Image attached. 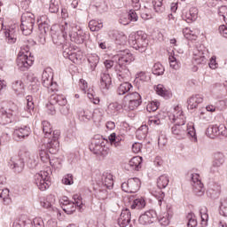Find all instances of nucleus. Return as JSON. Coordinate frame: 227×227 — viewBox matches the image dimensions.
Masks as SVG:
<instances>
[{"label": "nucleus", "instance_id": "61", "mask_svg": "<svg viewBox=\"0 0 227 227\" xmlns=\"http://www.w3.org/2000/svg\"><path fill=\"white\" fill-rule=\"evenodd\" d=\"M62 184L65 185H72V184H74V176H72V174L66 175L62 179Z\"/></svg>", "mask_w": 227, "mask_h": 227}, {"label": "nucleus", "instance_id": "2", "mask_svg": "<svg viewBox=\"0 0 227 227\" xmlns=\"http://www.w3.org/2000/svg\"><path fill=\"white\" fill-rule=\"evenodd\" d=\"M113 59L117 63L114 68L119 81H125L130 75V71H129L127 65H130L134 61V55L130 53V51L124 50L114 56Z\"/></svg>", "mask_w": 227, "mask_h": 227}, {"label": "nucleus", "instance_id": "6", "mask_svg": "<svg viewBox=\"0 0 227 227\" xmlns=\"http://www.w3.org/2000/svg\"><path fill=\"white\" fill-rule=\"evenodd\" d=\"M16 63L19 70L21 72H26V70H27L30 67L33 66V63H35V58L31 56V53L27 51V48L26 53L22 50L20 51Z\"/></svg>", "mask_w": 227, "mask_h": 227}, {"label": "nucleus", "instance_id": "40", "mask_svg": "<svg viewBox=\"0 0 227 227\" xmlns=\"http://www.w3.org/2000/svg\"><path fill=\"white\" fill-rule=\"evenodd\" d=\"M131 88L132 84L129 82H123L118 87L117 93L118 95H125V93H129V91H130Z\"/></svg>", "mask_w": 227, "mask_h": 227}, {"label": "nucleus", "instance_id": "22", "mask_svg": "<svg viewBox=\"0 0 227 227\" xmlns=\"http://www.w3.org/2000/svg\"><path fill=\"white\" fill-rule=\"evenodd\" d=\"M192 61L194 65H205V63H207V57H205V52H203V51L195 49L193 51Z\"/></svg>", "mask_w": 227, "mask_h": 227}, {"label": "nucleus", "instance_id": "34", "mask_svg": "<svg viewBox=\"0 0 227 227\" xmlns=\"http://www.w3.org/2000/svg\"><path fill=\"white\" fill-rule=\"evenodd\" d=\"M88 61L90 67L91 72L95 71V68H97V66L98 65V62L100 61V58L97 53H92L89 55Z\"/></svg>", "mask_w": 227, "mask_h": 227}, {"label": "nucleus", "instance_id": "20", "mask_svg": "<svg viewBox=\"0 0 227 227\" xmlns=\"http://www.w3.org/2000/svg\"><path fill=\"white\" fill-rule=\"evenodd\" d=\"M101 184L106 189L111 190L113 185H114V179L113 178V174L109 172H104L101 176Z\"/></svg>", "mask_w": 227, "mask_h": 227}, {"label": "nucleus", "instance_id": "58", "mask_svg": "<svg viewBox=\"0 0 227 227\" xmlns=\"http://www.w3.org/2000/svg\"><path fill=\"white\" fill-rule=\"evenodd\" d=\"M67 59H70L73 63H79L81 59H82V55L75 52V51L67 58Z\"/></svg>", "mask_w": 227, "mask_h": 227}, {"label": "nucleus", "instance_id": "52", "mask_svg": "<svg viewBox=\"0 0 227 227\" xmlns=\"http://www.w3.org/2000/svg\"><path fill=\"white\" fill-rule=\"evenodd\" d=\"M162 1L164 0H153V8L157 13H162V12H164V7H162Z\"/></svg>", "mask_w": 227, "mask_h": 227}, {"label": "nucleus", "instance_id": "64", "mask_svg": "<svg viewBox=\"0 0 227 227\" xmlns=\"http://www.w3.org/2000/svg\"><path fill=\"white\" fill-rule=\"evenodd\" d=\"M33 223L35 227H45V223H43V219H42V217L34 218Z\"/></svg>", "mask_w": 227, "mask_h": 227}, {"label": "nucleus", "instance_id": "39", "mask_svg": "<svg viewBox=\"0 0 227 227\" xmlns=\"http://www.w3.org/2000/svg\"><path fill=\"white\" fill-rule=\"evenodd\" d=\"M10 139H12V129L4 128L0 136V141L4 144L9 143Z\"/></svg>", "mask_w": 227, "mask_h": 227}, {"label": "nucleus", "instance_id": "46", "mask_svg": "<svg viewBox=\"0 0 227 227\" xmlns=\"http://www.w3.org/2000/svg\"><path fill=\"white\" fill-rule=\"evenodd\" d=\"M165 72L164 66L160 63H155L153 67V74L154 75H163Z\"/></svg>", "mask_w": 227, "mask_h": 227}, {"label": "nucleus", "instance_id": "8", "mask_svg": "<svg viewBox=\"0 0 227 227\" xmlns=\"http://www.w3.org/2000/svg\"><path fill=\"white\" fill-rule=\"evenodd\" d=\"M90 150L93 152L95 155H101L102 157H106L109 154V146H107V143L105 142L104 139H92L90 145Z\"/></svg>", "mask_w": 227, "mask_h": 227}, {"label": "nucleus", "instance_id": "57", "mask_svg": "<svg viewBox=\"0 0 227 227\" xmlns=\"http://www.w3.org/2000/svg\"><path fill=\"white\" fill-rule=\"evenodd\" d=\"M220 215L227 217V198L223 199L220 206Z\"/></svg>", "mask_w": 227, "mask_h": 227}, {"label": "nucleus", "instance_id": "23", "mask_svg": "<svg viewBox=\"0 0 227 227\" xmlns=\"http://www.w3.org/2000/svg\"><path fill=\"white\" fill-rule=\"evenodd\" d=\"M207 132H211L213 136H227V129L224 125L221 124L219 126L215 125L207 129Z\"/></svg>", "mask_w": 227, "mask_h": 227}, {"label": "nucleus", "instance_id": "10", "mask_svg": "<svg viewBox=\"0 0 227 227\" xmlns=\"http://www.w3.org/2000/svg\"><path fill=\"white\" fill-rule=\"evenodd\" d=\"M19 116V106L14 103L9 104L8 107L2 114V120H4L2 123L6 125V123H12V120H15Z\"/></svg>", "mask_w": 227, "mask_h": 227}, {"label": "nucleus", "instance_id": "38", "mask_svg": "<svg viewBox=\"0 0 227 227\" xmlns=\"http://www.w3.org/2000/svg\"><path fill=\"white\" fill-rule=\"evenodd\" d=\"M0 198H2L4 205H10L12 199H10V190L8 188H0Z\"/></svg>", "mask_w": 227, "mask_h": 227}, {"label": "nucleus", "instance_id": "24", "mask_svg": "<svg viewBox=\"0 0 227 227\" xmlns=\"http://www.w3.org/2000/svg\"><path fill=\"white\" fill-rule=\"evenodd\" d=\"M113 81L111 75L107 73H102L100 76V88L102 90H109Z\"/></svg>", "mask_w": 227, "mask_h": 227}, {"label": "nucleus", "instance_id": "21", "mask_svg": "<svg viewBox=\"0 0 227 227\" xmlns=\"http://www.w3.org/2000/svg\"><path fill=\"white\" fill-rule=\"evenodd\" d=\"M76 113L81 121H90L93 118V112L90 109H82L81 107L76 109Z\"/></svg>", "mask_w": 227, "mask_h": 227}, {"label": "nucleus", "instance_id": "36", "mask_svg": "<svg viewBox=\"0 0 227 227\" xmlns=\"http://www.w3.org/2000/svg\"><path fill=\"white\" fill-rule=\"evenodd\" d=\"M193 194L201 198V196H205V186H203V183H198L192 185Z\"/></svg>", "mask_w": 227, "mask_h": 227}, {"label": "nucleus", "instance_id": "9", "mask_svg": "<svg viewBox=\"0 0 227 227\" xmlns=\"http://www.w3.org/2000/svg\"><path fill=\"white\" fill-rule=\"evenodd\" d=\"M157 185L159 190L158 192H154L153 195L155 196V198L158 200V203L160 207L166 196V194H164V192H162V190L160 189H166L168 185H169V176L166 175L160 176L159 178L157 179Z\"/></svg>", "mask_w": 227, "mask_h": 227}, {"label": "nucleus", "instance_id": "3", "mask_svg": "<svg viewBox=\"0 0 227 227\" xmlns=\"http://www.w3.org/2000/svg\"><path fill=\"white\" fill-rule=\"evenodd\" d=\"M171 133L176 139H184L185 136H190V137L194 138V141H198L196 138V129L192 125L185 126V124H175L171 128Z\"/></svg>", "mask_w": 227, "mask_h": 227}, {"label": "nucleus", "instance_id": "5", "mask_svg": "<svg viewBox=\"0 0 227 227\" xmlns=\"http://www.w3.org/2000/svg\"><path fill=\"white\" fill-rule=\"evenodd\" d=\"M51 175H52V171L49 167L35 175V184L40 191H47L49 189L51 186Z\"/></svg>", "mask_w": 227, "mask_h": 227}, {"label": "nucleus", "instance_id": "33", "mask_svg": "<svg viewBox=\"0 0 227 227\" xmlns=\"http://www.w3.org/2000/svg\"><path fill=\"white\" fill-rule=\"evenodd\" d=\"M224 164V154L223 153H215L214 154L213 168H221Z\"/></svg>", "mask_w": 227, "mask_h": 227}, {"label": "nucleus", "instance_id": "54", "mask_svg": "<svg viewBox=\"0 0 227 227\" xmlns=\"http://www.w3.org/2000/svg\"><path fill=\"white\" fill-rule=\"evenodd\" d=\"M115 43L117 45H125L127 43V35L123 33L118 34L115 37Z\"/></svg>", "mask_w": 227, "mask_h": 227}, {"label": "nucleus", "instance_id": "49", "mask_svg": "<svg viewBox=\"0 0 227 227\" xmlns=\"http://www.w3.org/2000/svg\"><path fill=\"white\" fill-rule=\"evenodd\" d=\"M159 106H160V103H159V101H151L147 104L146 110L149 113H154V111H157L159 109Z\"/></svg>", "mask_w": 227, "mask_h": 227}, {"label": "nucleus", "instance_id": "28", "mask_svg": "<svg viewBox=\"0 0 227 227\" xmlns=\"http://www.w3.org/2000/svg\"><path fill=\"white\" fill-rule=\"evenodd\" d=\"M143 101H122L121 107L124 111H134L137 109Z\"/></svg>", "mask_w": 227, "mask_h": 227}, {"label": "nucleus", "instance_id": "19", "mask_svg": "<svg viewBox=\"0 0 227 227\" xmlns=\"http://www.w3.org/2000/svg\"><path fill=\"white\" fill-rule=\"evenodd\" d=\"M170 120H173L176 124L180 123L181 125H185V116L180 106L175 107L173 115L172 117L170 116Z\"/></svg>", "mask_w": 227, "mask_h": 227}, {"label": "nucleus", "instance_id": "60", "mask_svg": "<svg viewBox=\"0 0 227 227\" xmlns=\"http://www.w3.org/2000/svg\"><path fill=\"white\" fill-rule=\"evenodd\" d=\"M137 79H139L142 82H147V81H150V75H148V73L141 71L137 74Z\"/></svg>", "mask_w": 227, "mask_h": 227}, {"label": "nucleus", "instance_id": "4", "mask_svg": "<svg viewBox=\"0 0 227 227\" xmlns=\"http://www.w3.org/2000/svg\"><path fill=\"white\" fill-rule=\"evenodd\" d=\"M129 43L138 52H145L148 47V36L143 31H137L129 37Z\"/></svg>", "mask_w": 227, "mask_h": 227}, {"label": "nucleus", "instance_id": "25", "mask_svg": "<svg viewBox=\"0 0 227 227\" xmlns=\"http://www.w3.org/2000/svg\"><path fill=\"white\" fill-rule=\"evenodd\" d=\"M184 20H186V22H194L196 19H198V8L192 7L189 12H185V14L183 15Z\"/></svg>", "mask_w": 227, "mask_h": 227}, {"label": "nucleus", "instance_id": "44", "mask_svg": "<svg viewBox=\"0 0 227 227\" xmlns=\"http://www.w3.org/2000/svg\"><path fill=\"white\" fill-rule=\"evenodd\" d=\"M172 217L173 214H171L170 211L164 213L163 216L160 219V224H161V226H168Z\"/></svg>", "mask_w": 227, "mask_h": 227}, {"label": "nucleus", "instance_id": "27", "mask_svg": "<svg viewBox=\"0 0 227 227\" xmlns=\"http://www.w3.org/2000/svg\"><path fill=\"white\" fill-rule=\"evenodd\" d=\"M4 33L7 43H10L12 45L17 42V31H15V29H5Z\"/></svg>", "mask_w": 227, "mask_h": 227}, {"label": "nucleus", "instance_id": "48", "mask_svg": "<svg viewBox=\"0 0 227 227\" xmlns=\"http://www.w3.org/2000/svg\"><path fill=\"white\" fill-rule=\"evenodd\" d=\"M146 134H148V126L146 125H142L137 130V137H138L139 139H145V137H146Z\"/></svg>", "mask_w": 227, "mask_h": 227}, {"label": "nucleus", "instance_id": "62", "mask_svg": "<svg viewBox=\"0 0 227 227\" xmlns=\"http://www.w3.org/2000/svg\"><path fill=\"white\" fill-rule=\"evenodd\" d=\"M218 15H220V17H223V20L227 22V6L226 5L219 7Z\"/></svg>", "mask_w": 227, "mask_h": 227}, {"label": "nucleus", "instance_id": "16", "mask_svg": "<svg viewBox=\"0 0 227 227\" xmlns=\"http://www.w3.org/2000/svg\"><path fill=\"white\" fill-rule=\"evenodd\" d=\"M27 106L25 107L24 111L21 113V116L23 118H29V116H33L35 114V103L33 102L32 96H27Z\"/></svg>", "mask_w": 227, "mask_h": 227}, {"label": "nucleus", "instance_id": "15", "mask_svg": "<svg viewBox=\"0 0 227 227\" xmlns=\"http://www.w3.org/2000/svg\"><path fill=\"white\" fill-rule=\"evenodd\" d=\"M130 219H132V215L129 208L122 209L120 217L117 220L118 226L127 227L130 224Z\"/></svg>", "mask_w": 227, "mask_h": 227}, {"label": "nucleus", "instance_id": "17", "mask_svg": "<svg viewBox=\"0 0 227 227\" xmlns=\"http://www.w3.org/2000/svg\"><path fill=\"white\" fill-rule=\"evenodd\" d=\"M31 134V128L29 126H24L18 128L14 130L13 137L16 141H20V139H26Z\"/></svg>", "mask_w": 227, "mask_h": 227}, {"label": "nucleus", "instance_id": "14", "mask_svg": "<svg viewBox=\"0 0 227 227\" xmlns=\"http://www.w3.org/2000/svg\"><path fill=\"white\" fill-rule=\"evenodd\" d=\"M155 217H157L155 211H145V214L140 215L138 223L142 224V226H148V224H152L153 221H155Z\"/></svg>", "mask_w": 227, "mask_h": 227}, {"label": "nucleus", "instance_id": "13", "mask_svg": "<svg viewBox=\"0 0 227 227\" xmlns=\"http://www.w3.org/2000/svg\"><path fill=\"white\" fill-rule=\"evenodd\" d=\"M50 104L51 106H56V104H58V106H61L62 108L60 109V113L65 115L68 114V108L65 106L67 104V98L65 96L56 94L51 95L50 98Z\"/></svg>", "mask_w": 227, "mask_h": 227}, {"label": "nucleus", "instance_id": "43", "mask_svg": "<svg viewBox=\"0 0 227 227\" xmlns=\"http://www.w3.org/2000/svg\"><path fill=\"white\" fill-rule=\"evenodd\" d=\"M141 101V95L137 92H133L126 95L123 98V102Z\"/></svg>", "mask_w": 227, "mask_h": 227}, {"label": "nucleus", "instance_id": "30", "mask_svg": "<svg viewBox=\"0 0 227 227\" xmlns=\"http://www.w3.org/2000/svg\"><path fill=\"white\" fill-rule=\"evenodd\" d=\"M143 162V158L141 156L133 157L128 163V166L130 169H134L135 171H139L141 169V164Z\"/></svg>", "mask_w": 227, "mask_h": 227}, {"label": "nucleus", "instance_id": "31", "mask_svg": "<svg viewBox=\"0 0 227 227\" xmlns=\"http://www.w3.org/2000/svg\"><path fill=\"white\" fill-rule=\"evenodd\" d=\"M155 91L157 95H160V97H163V98H171L172 94L171 90L166 89L164 85L159 84L155 87Z\"/></svg>", "mask_w": 227, "mask_h": 227}, {"label": "nucleus", "instance_id": "26", "mask_svg": "<svg viewBox=\"0 0 227 227\" xmlns=\"http://www.w3.org/2000/svg\"><path fill=\"white\" fill-rule=\"evenodd\" d=\"M203 102V96L197 94L195 96H192L188 99V107L189 109H196L198 107L199 104H201Z\"/></svg>", "mask_w": 227, "mask_h": 227}, {"label": "nucleus", "instance_id": "59", "mask_svg": "<svg viewBox=\"0 0 227 227\" xmlns=\"http://www.w3.org/2000/svg\"><path fill=\"white\" fill-rule=\"evenodd\" d=\"M62 49L63 56L66 58V59H67V58L70 57L74 51H75V50L72 49V47H68L67 44L63 45Z\"/></svg>", "mask_w": 227, "mask_h": 227}, {"label": "nucleus", "instance_id": "56", "mask_svg": "<svg viewBox=\"0 0 227 227\" xmlns=\"http://www.w3.org/2000/svg\"><path fill=\"white\" fill-rule=\"evenodd\" d=\"M102 116H104V110L101 108H96L94 109L92 113V119L93 120H102Z\"/></svg>", "mask_w": 227, "mask_h": 227}, {"label": "nucleus", "instance_id": "32", "mask_svg": "<svg viewBox=\"0 0 227 227\" xmlns=\"http://www.w3.org/2000/svg\"><path fill=\"white\" fill-rule=\"evenodd\" d=\"M219 192H221V186L213 184L207 191V196L212 200H215V198H219Z\"/></svg>", "mask_w": 227, "mask_h": 227}, {"label": "nucleus", "instance_id": "12", "mask_svg": "<svg viewBox=\"0 0 227 227\" xmlns=\"http://www.w3.org/2000/svg\"><path fill=\"white\" fill-rule=\"evenodd\" d=\"M61 132L56 129L52 132V138L46 144V150L49 151L50 153H58L59 152V136Z\"/></svg>", "mask_w": 227, "mask_h": 227}, {"label": "nucleus", "instance_id": "45", "mask_svg": "<svg viewBox=\"0 0 227 227\" xmlns=\"http://www.w3.org/2000/svg\"><path fill=\"white\" fill-rule=\"evenodd\" d=\"M146 206V202L145 201V200L143 198H139V199H136L133 203L131 204V208L135 209V208H145V207Z\"/></svg>", "mask_w": 227, "mask_h": 227}, {"label": "nucleus", "instance_id": "35", "mask_svg": "<svg viewBox=\"0 0 227 227\" xmlns=\"http://www.w3.org/2000/svg\"><path fill=\"white\" fill-rule=\"evenodd\" d=\"M198 29L191 30L189 27L183 29L184 36L186 37L187 40H196L198 38Z\"/></svg>", "mask_w": 227, "mask_h": 227}, {"label": "nucleus", "instance_id": "11", "mask_svg": "<svg viewBox=\"0 0 227 227\" xmlns=\"http://www.w3.org/2000/svg\"><path fill=\"white\" fill-rule=\"evenodd\" d=\"M141 188V180L137 177L128 179L127 182L122 183L121 189L124 192H137Z\"/></svg>", "mask_w": 227, "mask_h": 227}, {"label": "nucleus", "instance_id": "37", "mask_svg": "<svg viewBox=\"0 0 227 227\" xmlns=\"http://www.w3.org/2000/svg\"><path fill=\"white\" fill-rule=\"evenodd\" d=\"M12 90L15 91L16 95H22L24 93V83L20 80H15L12 82Z\"/></svg>", "mask_w": 227, "mask_h": 227}, {"label": "nucleus", "instance_id": "7", "mask_svg": "<svg viewBox=\"0 0 227 227\" xmlns=\"http://www.w3.org/2000/svg\"><path fill=\"white\" fill-rule=\"evenodd\" d=\"M35 26V14L31 12H25L21 16L20 30L25 36H28L33 33Z\"/></svg>", "mask_w": 227, "mask_h": 227}, {"label": "nucleus", "instance_id": "1", "mask_svg": "<svg viewBox=\"0 0 227 227\" xmlns=\"http://www.w3.org/2000/svg\"><path fill=\"white\" fill-rule=\"evenodd\" d=\"M51 35L55 45H63L67 35L71 42H74V43H84V32L74 23L65 22L60 27L53 26L51 28Z\"/></svg>", "mask_w": 227, "mask_h": 227}, {"label": "nucleus", "instance_id": "41", "mask_svg": "<svg viewBox=\"0 0 227 227\" xmlns=\"http://www.w3.org/2000/svg\"><path fill=\"white\" fill-rule=\"evenodd\" d=\"M25 155L27 157V166L30 168V169H35V167L38 164L35 156L29 153H26Z\"/></svg>", "mask_w": 227, "mask_h": 227}, {"label": "nucleus", "instance_id": "50", "mask_svg": "<svg viewBox=\"0 0 227 227\" xmlns=\"http://www.w3.org/2000/svg\"><path fill=\"white\" fill-rule=\"evenodd\" d=\"M42 125L43 132L45 134V136H51L52 134V126H51V122L43 121Z\"/></svg>", "mask_w": 227, "mask_h": 227}, {"label": "nucleus", "instance_id": "53", "mask_svg": "<svg viewBox=\"0 0 227 227\" xmlns=\"http://www.w3.org/2000/svg\"><path fill=\"white\" fill-rule=\"evenodd\" d=\"M75 203L74 202H69L67 206H64L62 210L67 215H72L73 212H75Z\"/></svg>", "mask_w": 227, "mask_h": 227}, {"label": "nucleus", "instance_id": "29", "mask_svg": "<svg viewBox=\"0 0 227 227\" xmlns=\"http://www.w3.org/2000/svg\"><path fill=\"white\" fill-rule=\"evenodd\" d=\"M11 168L14 170L15 173H22L24 169V160H17L15 158L11 159Z\"/></svg>", "mask_w": 227, "mask_h": 227}, {"label": "nucleus", "instance_id": "51", "mask_svg": "<svg viewBox=\"0 0 227 227\" xmlns=\"http://www.w3.org/2000/svg\"><path fill=\"white\" fill-rule=\"evenodd\" d=\"M51 13H58L59 12V3L58 0H51L50 1V8Z\"/></svg>", "mask_w": 227, "mask_h": 227}, {"label": "nucleus", "instance_id": "47", "mask_svg": "<svg viewBox=\"0 0 227 227\" xmlns=\"http://www.w3.org/2000/svg\"><path fill=\"white\" fill-rule=\"evenodd\" d=\"M170 68L173 70H179L180 69V62L176 59L175 55H170L168 58Z\"/></svg>", "mask_w": 227, "mask_h": 227}, {"label": "nucleus", "instance_id": "18", "mask_svg": "<svg viewBox=\"0 0 227 227\" xmlns=\"http://www.w3.org/2000/svg\"><path fill=\"white\" fill-rule=\"evenodd\" d=\"M52 79H54V74L51 67H47L43 70L42 74V84L44 88H49L52 84Z\"/></svg>", "mask_w": 227, "mask_h": 227}, {"label": "nucleus", "instance_id": "55", "mask_svg": "<svg viewBox=\"0 0 227 227\" xmlns=\"http://www.w3.org/2000/svg\"><path fill=\"white\" fill-rule=\"evenodd\" d=\"M39 157L42 160V162H49L51 157L49 156V153L43 147L41 148L39 152Z\"/></svg>", "mask_w": 227, "mask_h": 227}, {"label": "nucleus", "instance_id": "42", "mask_svg": "<svg viewBox=\"0 0 227 227\" xmlns=\"http://www.w3.org/2000/svg\"><path fill=\"white\" fill-rule=\"evenodd\" d=\"M89 27L90 31H100L104 27L102 21L92 20L89 22Z\"/></svg>", "mask_w": 227, "mask_h": 227}, {"label": "nucleus", "instance_id": "63", "mask_svg": "<svg viewBox=\"0 0 227 227\" xmlns=\"http://www.w3.org/2000/svg\"><path fill=\"white\" fill-rule=\"evenodd\" d=\"M148 125L150 127H157V125H160V119L157 117H150L148 121Z\"/></svg>", "mask_w": 227, "mask_h": 227}]
</instances>
